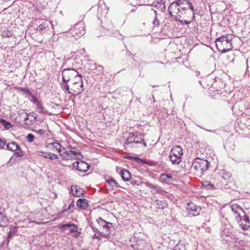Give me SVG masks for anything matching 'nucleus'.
<instances>
[{
	"instance_id": "nucleus-45",
	"label": "nucleus",
	"mask_w": 250,
	"mask_h": 250,
	"mask_svg": "<svg viewBox=\"0 0 250 250\" xmlns=\"http://www.w3.org/2000/svg\"><path fill=\"white\" fill-rule=\"evenodd\" d=\"M93 229L95 231H96V232H97V233H98L100 235H101V236H103V234H104L103 232H101V231H100L99 229H94V228H93Z\"/></svg>"
},
{
	"instance_id": "nucleus-19",
	"label": "nucleus",
	"mask_w": 250,
	"mask_h": 250,
	"mask_svg": "<svg viewBox=\"0 0 250 250\" xmlns=\"http://www.w3.org/2000/svg\"><path fill=\"white\" fill-rule=\"evenodd\" d=\"M88 205V201L85 199H79L77 202V206L81 209H85Z\"/></svg>"
},
{
	"instance_id": "nucleus-38",
	"label": "nucleus",
	"mask_w": 250,
	"mask_h": 250,
	"mask_svg": "<svg viewBox=\"0 0 250 250\" xmlns=\"http://www.w3.org/2000/svg\"><path fill=\"white\" fill-rule=\"evenodd\" d=\"M31 97L32 98V102L35 104L36 105L37 104L40 102L38 100V99L36 98V96H35L33 94L31 96Z\"/></svg>"
},
{
	"instance_id": "nucleus-35",
	"label": "nucleus",
	"mask_w": 250,
	"mask_h": 250,
	"mask_svg": "<svg viewBox=\"0 0 250 250\" xmlns=\"http://www.w3.org/2000/svg\"><path fill=\"white\" fill-rule=\"evenodd\" d=\"M26 138H27V141L31 143V142H33V141H34V136L32 134L29 133L27 135Z\"/></svg>"
},
{
	"instance_id": "nucleus-42",
	"label": "nucleus",
	"mask_w": 250,
	"mask_h": 250,
	"mask_svg": "<svg viewBox=\"0 0 250 250\" xmlns=\"http://www.w3.org/2000/svg\"><path fill=\"white\" fill-rule=\"evenodd\" d=\"M2 36L3 37H10L11 36V34L10 32H3L2 33Z\"/></svg>"
},
{
	"instance_id": "nucleus-53",
	"label": "nucleus",
	"mask_w": 250,
	"mask_h": 250,
	"mask_svg": "<svg viewBox=\"0 0 250 250\" xmlns=\"http://www.w3.org/2000/svg\"><path fill=\"white\" fill-rule=\"evenodd\" d=\"M75 81H78V79H75Z\"/></svg>"
},
{
	"instance_id": "nucleus-8",
	"label": "nucleus",
	"mask_w": 250,
	"mask_h": 250,
	"mask_svg": "<svg viewBox=\"0 0 250 250\" xmlns=\"http://www.w3.org/2000/svg\"><path fill=\"white\" fill-rule=\"evenodd\" d=\"M72 36L76 39L79 38L85 34L84 25L83 22L78 23L73 29L70 30Z\"/></svg>"
},
{
	"instance_id": "nucleus-22",
	"label": "nucleus",
	"mask_w": 250,
	"mask_h": 250,
	"mask_svg": "<svg viewBox=\"0 0 250 250\" xmlns=\"http://www.w3.org/2000/svg\"><path fill=\"white\" fill-rule=\"evenodd\" d=\"M51 145L54 147L57 151L59 153L61 156H62L63 154V150L62 146L61 145V144L59 143H57L56 142H53L51 144Z\"/></svg>"
},
{
	"instance_id": "nucleus-28",
	"label": "nucleus",
	"mask_w": 250,
	"mask_h": 250,
	"mask_svg": "<svg viewBox=\"0 0 250 250\" xmlns=\"http://www.w3.org/2000/svg\"><path fill=\"white\" fill-rule=\"evenodd\" d=\"M161 178L163 180V181L167 182L168 181L167 179H172V175L169 173H162L161 175Z\"/></svg>"
},
{
	"instance_id": "nucleus-2",
	"label": "nucleus",
	"mask_w": 250,
	"mask_h": 250,
	"mask_svg": "<svg viewBox=\"0 0 250 250\" xmlns=\"http://www.w3.org/2000/svg\"><path fill=\"white\" fill-rule=\"evenodd\" d=\"M232 35L229 34L217 38L215 42L217 50L222 53L230 50L232 48Z\"/></svg>"
},
{
	"instance_id": "nucleus-5",
	"label": "nucleus",
	"mask_w": 250,
	"mask_h": 250,
	"mask_svg": "<svg viewBox=\"0 0 250 250\" xmlns=\"http://www.w3.org/2000/svg\"><path fill=\"white\" fill-rule=\"evenodd\" d=\"M183 154L182 147L179 146H176L171 149L168 157L172 164L178 165L182 161L181 157Z\"/></svg>"
},
{
	"instance_id": "nucleus-44",
	"label": "nucleus",
	"mask_w": 250,
	"mask_h": 250,
	"mask_svg": "<svg viewBox=\"0 0 250 250\" xmlns=\"http://www.w3.org/2000/svg\"><path fill=\"white\" fill-rule=\"evenodd\" d=\"M36 132L41 135H43L45 133V131L43 129L38 130Z\"/></svg>"
},
{
	"instance_id": "nucleus-27",
	"label": "nucleus",
	"mask_w": 250,
	"mask_h": 250,
	"mask_svg": "<svg viewBox=\"0 0 250 250\" xmlns=\"http://www.w3.org/2000/svg\"><path fill=\"white\" fill-rule=\"evenodd\" d=\"M63 150V154L62 156H64V158H66L67 159H71L73 157V156L69 152V151L66 150L64 147H62Z\"/></svg>"
},
{
	"instance_id": "nucleus-7",
	"label": "nucleus",
	"mask_w": 250,
	"mask_h": 250,
	"mask_svg": "<svg viewBox=\"0 0 250 250\" xmlns=\"http://www.w3.org/2000/svg\"><path fill=\"white\" fill-rule=\"evenodd\" d=\"M80 75H81L74 69H63L62 71V83H67L73 78L76 79V77Z\"/></svg>"
},
{
	"instance_id": "nucleus-11",
	"label": "nucleus",
	"mask_w": 250,
	"mask_h": 250,
	"mask_svg": "<svg viewBox=\"0 0 250 250\" xmlns=\"http://www.w3.org/2000/svg\"><path fill=\"white\" fill-rule=\"evenodd\" d=\"M14 116L13 118L15 122L20 125L23 126V122L26 120V119H27V114L24 111L21 110L18 112L17 115L14 118Z\"/></svg>"
},
{
	"instance_id": "nucleus-34",
	"label": "nucleus",
	"mask_w": 250,
	"mask_h": 250,
	"mask_svg": "<svg viewBox=\"0 0 250 250\" xmlns=\"http://www.w3.org/2000/svg\"><path fill=\"white\" fill-rule=\"evenodd\" d=\"M75 148H73V150H69V152L71 153L73 156H78L79 155H81V152L77 151V150H75Z\"/></svg>"
},
{
	"instance_id": "nucleus-41",
	"label": "nucleus",
	"mask_w": 250,
	"mask_h": 250,
	"mask_svg": "<svg viewBox=\"0 0 250 250\" xmlns=\"http://www.w3.org/2000/svg\"><path fill=\"white\" fill-rule=\"evenodd\" d=\"M74 207V201L73 200L72 201V202L68 206V207L67 208V209H65L63 212H65V211H66L68 210H70L71 208H73V207Z\"/></svg>"
},
{
	"instance_id": "nucleus-52",
	"label": "nucleus",
	"mask_w": 250,
	"mask_h": 250,
	"mask_svg": "<svg viewBox=\"0 0 250 250\" xmlns=\"http://www.w3.org/2000/svg\"><path fill=\"white\" fill-rule=\"evenodd\" d=\"M75 231V230H73V229H72V230H71V231H72V232H74V231Z\"/></svg>"
},
{
	"instance_id": "nucleus-10",
	"label": "nucleus",
	"mask_w": 250,
	"mask_h": 250,
	"mask_svg": "<svg viewBox=\"0 0 250 250\" xmlns=\"http://www.w3.org/2000/svg\"><path fill=\"white\" fill-rule=\"evenodd\" d=\"M97 222L98 224L105 230V232H104V234H103V237L105 238H108L110 233V228L112 227V223L104 221L101 217L99 218L97 220Z\"/></svg>"
},
{
	"instance_id": "nucleus-25",
	"label": "nucleus",
	"mask_w": 250,
	"mask_h": 250,
	"mask_svg": "<svg viewBox=\"0 0 250 250\" xmlns=\"http://www.w3.org/2000/svg\"><path fill=\"white\" fill-rule=\"evenodd\" d=\"M174 250H186V245L180 241L174 248Z\"/></svg>"
},
{
	"instance_id": "nucleus-32",
	"label": "nucleus",
	"mask_w": 250,
	"mask_h": 250,
	"mask_svg": "<svg viewBox=\"0 0 250 250\" xmlns=\"http://www.w3.org/2000/svg\"><path fill=\"white\" fill-rule=\"evenodd\" d=\"M154 14H155V19L153 21V24L154 26L158 27L160 25V22L157 17V11L156 10H153Z\"/></svg>"
},
{
	"instance_id": "nucleus-29",
	"label": "nucleus",
	"mask_w": 250,
	"mask_h": 250,
	"mask_svg": "<svg viewBox=\"0 0 250 250\" xmlns=\"http://www.w3.org/2000/svg\"><path fill=\"white\" fill-rule=\"evenodd\" d=\"M12 0H0V4L1 5H2L4 7V10L6 9L8 7H9L10 6L12 5L11 4L10 5H9V3Z\"/></svg>"
},
{
	"instance_id": "nucleus-21",
	"label": "nucleus",
	"mask_w": 250,
	"mask_h": 250,
	"mask_svg": "<svg viewBox=\"0 0 250 250\" xmlns=\"http://www.w3.org/2000/svg\"><path fill=\"white\" fill-rule=\"evenodd\" d=\"M7 148L12 151H15L17 150H19L20 146L15 142H12L8 143L6 145Z\"/></svg>"
},
{
	"instance_id": "nucleus-12",
	"label": "nucleus",
	"mask_w": 250,
	"mask_h": 250,
	"mask_svg": "<svg viewBox=\"0 0 250 250\" xmlns=\"http://www.w3.org/2000/svg\"><path fill=\"white\" fill-rule=\"evenodd\" d=\"M186 209L190 214L193 216L199 215L201 210L200 208L192 202L187 204Z\"/></svg>"
},
{
	"instance_id": "nucleus-13",
	"label": "nucleus",
	"mask_w": 250,
	"mask_h": 250,
	"mask_svg": "<svg viewBox=\"0 0 250 250\" xmlns=\"http://www.w3.org/2000/svg\"><path fill=\"white\" fill-rule=\"evenodd\" d=\"M73 166L79 171L81 172L87 171L90 167L89 165L84 161L76 162L73 163Z\"/></svg>"
},
{
	"instance_id": "nucleus-31",
	"label": "nucleus",
	"mask_w": 250,
	"mask_h": 250,
	"mask_svg": "<svg viewBox=\"0 0 250 250\" xmlns=\"http://www.w3.org/2000/svg\"><path fill=\"white\" fill-rule=\"evenodd\" d=\"M20 91L22 93L23 95H25L27 97H31L33 95V94L30 92V91L28 89H26L24 88H21Z\"/></svg>"
},
{
	"instance_id": "nucleus-49",
	"label": "nucleus",
	"mask_w": 250,
	"mask_h": 250,
	"mask_svg": "<svg viewBox=\"0 0 250 250\" xmlns=\"http://www.w3.org/2000/svg\"><path fill=\"white\" fill-rule=\"evenodd\" d=\"M92 238L93 239H97L98 240H100V238L99 236H97L96 234H94L93 236H92Z\"/></svg>"
},
{
	"instance_id": "nucleus-24",
	"label": "nucleus",
	"mask_w": 250,
	"mask_h": 250,
	"mask_svg": "<svg viewBox=\"0 0 250 250\" xmlns=\"http://www.w3.org/2000/svg\"><path fill=\"white\" fill-rule=\"evenodd\" d=\"M145 184L146 187H147L148 188H149L151 189H152L153 190H154L157 192H160L161 189L159 187H158L156 186H154L153 184H152L149 182H146L145 183Z\"/></svg>"
},
{
	"instance_id": "nucleus-33",
	"label": "nucleus",
	"mask_w": 250,
	"mask_h": 250,
	"mask_svg": "<svg viewBox=\"0 0 250 250\" xmlns=\"http://www.w3.org/2000/svg\"><path fill=\"white\" fill-rule=\"evenodd\" d=\"M33 122H34V121L32 120H30L28 117V115H27V119H26V120L24 122H23V125H25L27 126H29V125H31L32 124H33Z\"/></svg>"
},
{
	"instance_id": "nucleus-30",
	"label": "nucleus",
	"mask_w": 250,
	"mask_h": 250,
	"mask_svg": "<svg viewBox=\"0 0 250 250\" xmlns=\"http://www.w3.org/2000/svg\"><path fill=\"white\" fill-rule=\"evenodd\" d=\"M0 122L7 129L10 128L12 127V125L10 123L7 122L3 119H0Z\"/></svg>"
},
{
	"instance_id": "nucleus-50",
	"label": "nucleus",
	"mask_w": 250,
	"mask_h": 250,
	"mask_svg": "<svg viewBox=\"0 0 250 250\" xmlns=\"http://www.w3.org/2000/svg\"><path fill=\"white\" fill-rule=\"evenodd\" d=\"M134 159L136 160H141L142 161V162H144L143 161H142L140 158H139V157H134Z\"/></svg>"
},
{
	"instance_id": "nucleus-20",
	"label": "nucleus",
	"mask_w": 250,
	"mask_h": 250,
	"mask_svg": "<svg viewBox=\"0 0 250 250\" xmlns=\"http://www.w3.org/2000/svg\"><path fill=\"white\" fill-rule=\"evenodd\" d=\"M121 175L123 180L128 181L131 177L129 171L126 169H123L121 172Z\"/></svg>"
},
{
	"instance_id": "nucleus-26",
	"label": "nucleus",
	"mask_w": 250,
	"mask_h": 250,
	"mask_svg": "<svg viewBox=\"0 0 250 250\" xmlns=\"http://www.w3.org/2000/svg\"><path fill=\"white\" fill-rule=\"evenodd\" d=\"M220 174L222 178L225 180L229 179L231 176L230 173L225 170H222Z\"/></svg>"
},
{
	"instance_id": "nucleus-17",
	"label": "nucleus",
	"mask_w": 250,
	"mask_h": 250,
	"mask_svg": "<svg viewBox=\"0 0 250 250\" xmlns=\"http://www.w3.org/2000/svg\"><path fill=\"white\" fill-rule=\"evenodd\" d=\"M179 9L181 13H182V16L186 13V10L188 9V6L186 5L185 1H188L187 0H177Z\"/></svg>"
},
{
	"instance_id": "nucleus-47",
	"label": "nucleus",
	"mask_w": 250,
	"mask_h": 250,
	"mask_svg": "<svg viewBox=\"0 0 250 250\" xmlns=\"http://www.w3.org/2000/svg\"><path fill=\"white\" fill-rule=\"evenodd\" d=\"M12 234H13L12 233V229H10V231L8 233V236H7L8 239H11V237Z\"/></svg>"
},
{
	"instance_id": "nucleus-37",
	"label": "nucleus",
	"mask_w": 250,
	"mask_h": 250,
	"mask_svg": "<svg viewBox=\"0 0 250 250\" xmlns=\"http://www.w3.org/2000/svg\"><path fill=\"white\" fill-rule=\"evenodd\" d=\"M186 5L188 6V9L190 8L192 11L193 12V14H194V10L193 6H192V4L191 3L189 2L188 0V1H185Z\"/></svg>"
},
{
	"instance_id": "nucleus-6",
	"label": "nucleus",
	"mask_w": 250,
	"mask_h": 250,
	"mask_svg": "<svg viewBox=\"0 0 250 250\" xmlns=\"http://www.w3.org/2000/svg\"><path fill=\"white\" fill-rule=\"evenodd\" d=\"M231 211L233 212L236 221L241 226L242 229L244 230H247L249 228V225H243L242 223V219L240 217L241 212H242L245 214V212L239 206L236 204H233L230 206Z\"/></svg>"
},
{
	"instance_id": "nucleus-9",
	"label": "nucleus",
	"mask_w": 250,
	"mask_h": 250,
	"mask_svg": "<svg viewBox=\"0 0 250 250\" xmlns=\"http://www.w3.org/2000/svg\"><path fill=\"white\" fill-rule=\"evenodd\" d=\"M168 12L171 17H174L176 20L182 17L177 0L171 3L168 7Z\"/></svg>"
},
{
	"instance_id": "nucleus-40",
	"label": "nucleus",
	"mask_w": 250,
	"mask_h": 250,
	"mask_svg": "<svg viewBox=\"0 0 250 250\" xmlns=\"http://www.w3.org/2000/svg\"><path fill=\"white\" fill-rule=\"evenodd\" d=\"M18 151L16 152L15 154L17 156V157H22L23 156V153L22 152V151L20 150V149L19 148V150H17Z\"/></svg>"
},
{
	"instance_id": "nucleus-15",
	"label": "nucleus",
	"mask_w": 250,
	"mask_h": 250,
	"mask_svg": "<svg viewBox=\"0 0 250 250\" xmlns=\"http://www.w3.org/2000/svg\"><path fill=\"white\" fill-rule=\"evenodd\" d=\"M37 153L40 156L43 157L45 158H48L50 160H56L58 159L57 155L51 152L39 151H37Z\"/></svg>"
},
{
	"instance_id": "nucleus-39",
	"label": "nucleus",
	"mask_w": 250,
	"mask_h": 250,
	"mask_svg": "<svg viewBox=\"0 0 250 250\" xmlns=\"http://www.w3.org/2000/svg\"><path fill=\"white\" fill-rule=\"evenodd\" d=\"M75 226V225H74L73 224H70V223H68V224H63V225H62L61 226V227H59L60 229H62V228H68V227H70L71 226Z\"/></svg>"
},
{
	"instance_id": "nucleus-51",
	"label": "nucleus",
	"mask_w": 250,
	"mask_h": 250,
	"mask_svg": "<svg viewBox=\"0 0 250 250\" xmlns=\"http://www.w3.org/2000/svg\"><path fill=\"white\" fill-rule=\"evenodd\" d=\"M208 186H211V187H212L213 186L212 184H211L210 183H209V184H208Z\"/></svg>"
},
{
	"instance_id": "nucleus-4",
	"label": "nucleus",
	"mask_w": 250,
	"mask_h": 250,
	"mask_svg": "<svg viewBox=\"0 0 250 250\" xmlns=\"http://www.w3.org/2000/svg\"><path fill=\"white\" fill-rule=\"evenodd\" d=\"M210 163L207 160L195 159L193 162L191 168L197 174H202L209 167Z\"/></svg>"
},
{
	"instance_id": "nucleus-16",
	"label": "nucleus",
	"mask_w": 250,
	"mask_h": 250,
	"mask_svg": "<svg viewBox=\"0 0 250 250\" xmlns=\"http://www.w3.org/2000/svg\"><path fill=\"white\" fill-rule=\"evenodd\" d=\"M71 191L72 195L75 197H79L84 196L82 189L78 188L77 186H72L71 187Z\"/></svg>"
},
{
	"instance_id": "nucleus-36",
	"label": "nucleus",
	"mask_w": 250,
	"mask_h": 250,
	"mask_svg": "<svg viewBox=\"0 0 250 250\" xmlns=\"http://www.w3.org/2000/svg\"><path fill=\"white\" fill-rule=\"evenodd\" d=\"M241 219H242V221H244L246 223H247V224H245L244 225H250V219L247 215H244L243 216V218L242 219L241 218ZM250 226H249V227Z\"/></svg>"
},
{
	"instance_id": "nucleus-48",
	"label": "nucleus",
	"mask_w": 250,
	"mask_h": 250,
	"mask_svg": "<svg viewBox=\"0 0 250 250\" xmlns=\"http://www.w3.org/2000/svg\"><path fill=\"white\" fill-rule=\"evenodd\" d=\"M4 145L5 143L0 139V148L3 147L4 146Z\"/></svg>"
},
{
	"instance_id": "nucleus-23",
	"label": "nucleus",
	"mask_w": 250,
	"mask_h": 250,
	"mask_svg": "<svg viewBox=\"0 0 250 250\" xmlns=\"http://www.w3.org/2000/svg\"><path fill=\"white\" fill-rule=\"evenodd\" d=\"M155 202L157 208L159 209H164L167 207V204L165 201L156 200Z\"/></svg>"
},
{
	"instance_id": "nucleus-1",
	"label": "nucleus",
	"mask_w": 250,
	"mask_h": 250,
	"mask_svg": "<svg viewBox=\"0 0 250 250\" xmlns=\"http://www.w3.org/2000/svg\"><path fill=\"white\" fill-rule=\"evenodd\" d=\"M78 81H74L70 88L69 85L66 83H62L61 87L64 90L72 95L77 96L81 94L83 91V83L82 76L76 77Z\"/></svg>"
},
{
	"instance_id": "nucleus-3",
	"label": "nucleus",
	"mask_w": 250,
	"mask_h": 250,
	"mask_svg": "<svg viewBox=\"0 0 250 250\" xmlns=\"http://www.w3.org/2000/svg\"><path fill=\"white\" fill-rule=\"evenodd\" d=\"M143 144L145 147L146 146L143 134L138 132H131L128 135L125 140L124 146L125 148L136 147L137 144Z\"/></svg>"
},
{
	"instance_id": "nucleus-43",
	"label": "nucleus",
	"mask_w": 250,
	"mask_h": 250,
	"mask_svg": "<svg viewBox=\"0 0 250 250\" xmlns=\"http://www.w3.org/2000/svg\"><path fill=\"white\" fill-rule=\"evenodd\" d=\"M11 229H12V233L13 234L16 233L17 231L18 227H12L11 228Z\"/></svg>"
},
{
	"instance_id": "nucleus-46",
	"label": "nucleus",
	"mask_w": 250,
	"mask_h": 250,
	"mask_svg": "<svg viewBox=\"0 0 250 250\" xmlns=\"http://www.w3.org/2000/svg\"><path fill=\"white\" fill-rule=\"evenodd\" d=\"M37 106V108L39 109H40V112H42V104H41L40 103H39L38 104H37L36 105Z\"/></svg>"
},
{
	"instance_id": "nucleus-18",
	"label": "nucleus",
	"mask_w": 250,
	"mask_h": 250,
	"mask_svg": "<svg viewBox=\"0 0 250 250\" xmlns=\"http://www.w3.org/2000/svg\"><path fill=\"white\" fill-rule=\"evenodd\" d=\"M105 181L109 186L110 187L111 190H114L120 187L119 184L112 178L106 180Z\"/></svg>"
},
{
	"instance_id": "nucleus-54",
	"label": "nucleus",
	"mask_w": 250,
	"mask_h": 250,
	"mask_svg": "<svg viewBox=\"0 0 250 250\" xmlns=\"http://www.w3.org/2000/svg\"><path fill=\"white\" fill-rule=\"evenodd\" d=\"M2 214V213L1 212H0V215Z\"/></svg>"
},
{
	"instance_id": "nucleus-14",
	"label": "nucleus",
	"mask_w": 250,
	"mask_h": 250,
	"mask_svg": "<svg viewBox=\"0 0 250 250\" xmlns=\"http://www.w3.org/2000/svg\"><path fill=\"white\" fill-rule=\"evenodd\" d=\"M36 23L39 24L38 26L36 28V30L38 31H42L43 29L48 27L49 25L51 24L50 22L46 20L43 21V20L41 19L37 20Z\"/></svg>"
}]
</instances>
